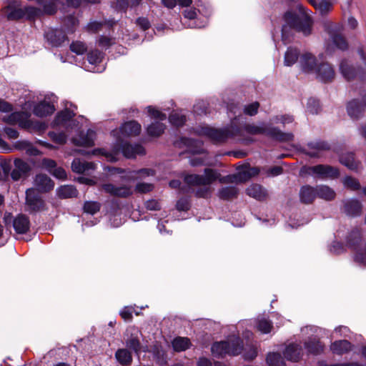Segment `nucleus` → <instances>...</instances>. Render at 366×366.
<instances>
[{
    "label": "nucleus",
    "mask_w": 366,
    "mask_h": 366,
    "mask_svg": "<svg viewBox=\"0 0 366 366\" xmlns=\"http://www.w3.org/2000/svg\"><path fill=\"white\" fill-rule=\"evenodd\" d=\"M259 173L257 167H246L239 171L237 174L227 176L224 178H220V174L214 169H205L204 174H187L184 177V182L191 186H204L196 192V195L199 197H208L211 194L209 185L217 179L220 182H244L250 178L257 176Z\"/></svg>",
    "instance_id": "nucleus-1"
},
{
    "label": "nucleus",
    "mask_w": 366,
    "mask_h": 366,
    "mask_svg": "<svg viewBox=\"0 0 366 366\" xmlns=\"http://www.w3.org/2000/svg\"><path fill=\"white\" fill-rule=\"evenodd\" d=\"M325 29L329 35L325 42L327 54L332 55L336 49L345 51L348 49V43L342 34V28L340 25L328 21L325 24Z\"/></svg>",
    "instance_id": "nucleus-2"
},
{
    "label": "nucleus",
    "mask_w": 366,
    "mask_h": 366,
    "mask_svg": "<svg viewBox=\"0 0 366 366\" xmlns=\"http://www.w3.org/2000/svg\"><path fill=\"white\" fill-rule=\"evenodd\" d=\"M285 20L290 27L295 28L304 35L307 36L312 31V18L310 14L304 8L300 7L299 12L295 14L287 11L285 14Z\"/></svg>",
    "instance_id": "nucleus-3"
},
{
    "label": "nucleus",
    "mask_w": 366,
    "mask_h": 366,
    "mask_svg": "<svg viewBox=\"0 0 366 366\" xmlns=\"http://www.w3.org/2000/svg\"><path fill=\"white\" fill-rule=\"evenodd\" d=\"M119 152H122L127 158H134L137 155L144 154L145 150L142 145L130 144L119 137L115 142L112 152L111 153L106 152L105 156L108 161L116 162L117 160L116 156Z\"/></svg>",
    "instance_id": "nucleus-4"
},
{
    "label": "nucleus",
    "mask_w": 366,
    "mask_h": 366,
    "mask_svg": "<svg viewBox=\"0 0 366 366\" xmlns=\"http://www.w3.org/2000/svg\"><path fill=\"white\" fill-rule=\"evenodd\" d=\"M242 342L237 336H232L224 341L215 342L212 345L211 350L216 357H222L226 355H238L242 351Z\"/></svg>",
    "instance_id": "nucleus-5"
},
{
    "label": "nucleus",
    "mask_w": 366,
    "mask_h": 366,
    "mask_svg": "<svg viewBox=\"0 0 366 366\" xmlns=\"http://www.w3.org/2000/svg\"><path fill=\"white\" fill-rule=\"evenodd\" d=\"M246 132L250 134H266L280 142H290L293 139L292 133H283L275 127H270L265 123L256 124H246L244 127Z\"/></svg>",
    "instance_id": "nucleus-6"
},
{
    "label": "nucleus",
    "mask_w": 366,
    "mask_h": 366,
    "mask_svg": "<svg viewBox=\"0 0 366 366\" xmlns=\"http://www.w3.org/2000/svg\"><path fill=\"white\" fill-rule=\"evenodd\" d=\"M239 132V129L234 126L224 129H214L209 127H204L199 131L201 135L207 137L215 142H224L229 137L236 136Z\"/></svg>",
    "instance_id": "nucleus-7"
},
{
    "label": "nucleus",
    "mask_w": 366,
    "mask_h": 366,
    "mask_svg": "<svg viewBox=\"0 0 366 366\" xmlns=\"http://www.w3.org/2000/svg\"><path fill=\"white\" fill-rule=\"evenodd\" d=\"M339 70L342 76L347 81L353 80L357 77L362 81L366 80V64L356 70L348 60L342 59L340 63Z\"/></svg>",
    "instance_id": "nucleus-8"
},
{
    "label": "nucleus",
    "mask_w": 366,
    "mask_h": 366,
    "mask_svg": "<svg viewBox=\"0 0 366 366\" xmlns=\"http://www.w3.org/2000/svg\"><path fill=\"white\" fill-rule=\"evenodd\" d=\"M140 131L141 125L137 122L129 121L122 124L119 129L113 130L112 134L116 140L119 137L124 139L125 137L138 135Z\"/></svg>",
    "instance_id": "nucleus-9"
},
{
    "label": "nucleus",
    "mask_w": 366,
    "mask_h": 366,
    "mask_svg": "<svg viewBox=\"0 0 366 366\" xmlns=\"http://www.w3.org/2000/svg\"><path fill=\"white\" fill-rule=\"evenodd\" d=\"M140 335L139 330L134 327H128L124 334L126 346L137 355L141 350V343L139 341Z\"/></svg>",
    "instance_id": "nucleus-10"
},
{
    "label": "nucleus",
    "mask_w": 366,
    "mask_h": 366,
    "mask_svg": "<svg viewBox=\"0 0 366 366\" xmlns=\"http://www.w3.org/2000/svg\"><path fill=\"white\" fill-rule=\"evenodd\" d=\"M4 219L6 224L12 222L13 227L18 234H25L30 227L29 218L23 214H19L13 219L10 214H6L4 215Z\"/></svg>",
    "instance_id": "nucleus-11"
},
{
    "label": "nucleus",
    "mask_w": 366,
    "mask_h": 366,
    "mask_svg": "<svg viewBox=\"0 0 366 366\" xmlns=\"http://www.w3.org/2000/svg\"><path fill=\"white\" fill-rule=\"evenodd\" d=\"M308 173L320 179H335L339 176V170L330 165L319 164L308 168Z\"/></svg>",
    "instance_id": "nucleus-12"
},
{
    "label": "nucleus",
    "mask_w": 366,
    "mask_h": 366,
    "mask_svg": "<svg viewBox=\"0 0 366 366\" xmlns=\"http://www.w3.org/2000/svg\"><path fill=\"white\" fill-rule=\"evenodd\" d=\"M102 189L107 194L117 197H127L132 194V187L127 184L115 185L113 184H104Z\"/></svg>",
    "instance_id": "nucleus-13"
},
{
    "label": "nucleus",
    "mask_w": 366,
    "mask_h": 366,
    "mask_svg": "<svg viewBox=\"0 0 366 366\" xmlns=\"http://www.w3.org/2000/svg\"><path fill=\"white\" fill-rule=\"evenodd\" d=\"M365 107L363 98L361 100L352 99L347 104V113L352 120L357 121L363 117Z\"/></svg>",
    "instance_id": "nucleus-14"
},
{
    "label": "nucleus",
    "mask_w": 366,
    "mask_h": 366,
    "mask_svg": "<svg viewBox=\"0 0 366 366\" xmlns=\"http://www.w3.org/2000/svg\"><path fill=\"white\" fill-rule=\"evenodd\" d=\"M14 168L12 169L11 177L13 180L17 181L21 178L27 177L31 169V167L28 162L21 159L14 160Z\"/></svg>",
    "instance_id": "nucleus-15"
},
{
    "label": "nucleus",
    "mask_w": 366,
    "mask_h": 366,
    "mask_svg": "<svg viewBox=\"0 0 366 366\" xmlns=\"http://www.w3.org/2000/svg\"><path fill=\"white\" fill-rule=\"evenodd\" d=\"M342 212L347 216L355 217L362 213V204L357 199L351 198L342 202Z\"/></svg>",
    "instance_id": "nucleus-16"
},
{
    "label": "nucleus",
    "mask_w": 366,
    "mask_h": 366,
    "mask_svg": "<svg viewBox=\"0 0 366 366\" xmlns=\"http://www.w3.org/2000/svg\"><path fill=\"white\" fill-rule=\"evenodd\" d=\"M26 203L31 211H39L44 207L41 197L37 194L34 188L28 189L26 192Z\"/></svg>",
    "instance_id": "nucleus-17"
},
{
    "label": "nucleus",
    "mask_w": 366,
    "mask_h": 366,
    "mask_svg": "<svg viewBox=\"0 0 366 366\" xmlns=\"http://www.w3.org/2000/svg\"><path fill=\"white\" fill-rule=\"evenodd\" d=\"M174 145L178 147H185L189 152L193 154H202L204 152L202 142L199 140L182 138L179 141H177Z\"/></svg>",
    "instance_id": "nucleus-18"
},
{
    "label": "nucleus",
    "mask_w": 366,
    "mask_h": 366,
    "mask_svg": "<svg viewBox=\"0 0 366 366\" xmlns=\"http://www.w3.org/2000/svg\"><path fill=\"white\" fill-rule=\"evenodd\" d=\"M8 20L14 21L24 18V7L21 8L17 1H11L2 9Z\"/></svg>",
    "instance_id": "nucleus-19"
},
{
    "label": "nucleus",
    "mask_w": 366,
    "mask_h": 366,
    "mask_svg": "<svg viewBox=\"0 0 366 366\" xmlns=\"http://www.w3.org/2000/svg\"><path fill=\"white\" fill-rule=\"evenodd\" d=\"M45 39L51 46H60L66 39L65 34L61 29H48L44 34Z\"/></svg>",
    "instance_id": "nucleus-20"
},
{
    "label": "nucleus",
    "mask_w": 366,
    "mask_h": 366,
    "mask_svg": "<svg viewBox=\"0 0 366 366\" xmlns=\"http://www.w3.org/2000/svg\"><path fill=\"white\" fill-rule=\"evenodd\" d=\"M314 72L317 74V77L323 82L330 81L335 77L334 69L327 63L317 66Z\"/></svg>",
    "instance_id": "nucleus-21"
},
{
    "label": "nucleus",
    "mask_w": 366,
    "mask_h": 366,
    "mask_svg": "<svg viewBox=\"0 0 366 366\" xmlns=\"http://www.w3.org/2000/svg\"><path fill=\"white\" fill-rule=\"evenodd\" d=\"M299 64L302 71L307 73H313L317 67L316 59L310 53L302 54Z\"/></svg>",
    "instance_id": "nucleus-22"
},
{
    "label": "nucleus",
    "mask_w": 366,
    "mask_h": 366,
    "mask_svg": "<svg viewBox=\"0 0 366 366\" xmlns=\"http://www.w3.org/2000/svg\"><path fill=\"white\" fill-rule=\"evenodd\" d=\"M34 185L38 191L41 192H46L51 190L54 184L53 181L45 174H37L34 179Z\"/></svg>",
    "instance_id": "nucleus-23"
},
{
    "label": "nucleus",
    "mask_w": 366,
    "mask_h": 366,
    "mask_svg": "<svg viewBox=\"0 0 366 366\" xmlns=\"http://www.w3.org/2000/svg\"><path fill=\"white\" fill-rule=\"evenodd\" d=\"M71 169L76 173L89 174L95 169V164L80 159H75L71 163Z\"/></svg>",
    "instance_id": "nucleus-24"
},
{
    "label": "nucleus",
    "mask_w": 366,
    "mask_h": 366,
    "mask_svg": "<svg viewBox=\"0 0 366 366\" xmlns=\"http://www.w3.org/2000/svg\"><path fill=\"white\" fill-rule=\"evenodd\" d=\"M96 134L92 129H88L86 134L81 133L78 137L73 138L74 144L79 146L91 147L94 144Z\"/></svg>",
    "instance_id": "nucleus-25"
},
{
    "label": "nucleus",
    "mask_w": 366,
    "mask_h": 366,
    "mask_svg": "<svg viewBox=\"0 0 366 366\" xmlns=\"http://www.w3.org/2000/svg\"><path fill=\"white\" fill-rule=\"evenodd\" d=\"M54 110V104L50 102L44 100L34 106L33 112L36 116L43 117L53 114Z\"/></svg>",
    "instance_id": "nucleus-26"
},
{
    "label": "nucleus",
    "mask_w": 366,
    "mask_h": 366,
    "mask_svg": "<svg viewBox=\"0 0 366 366\" xmlns=\"http://www.w3.org/2000/svg\"><path fill=\"white\" fill-rule=\"evenodd\" d=\"M246 194L258 201H263L267 197V190L261 185L252 184L246 189Z\"/></svg>",
    "instance_id": "nucleus-27"
},
{
    "label": "nucleus",
    "mask_w": 366,
    "mask_h": 366,
    "mask_svg": "<svg viewBox=\"0 0 366 366\" xmlns=\"http://www.w3.org/2000/svg\"><path fill=\"white\" fill-rule=\"evenodd\" d=\"M330 149V146L325 142H314L308 143L307 154L312 157H319L320 152Z\"/></svg>",
    "instance_id": "nucleus-28"
},
{
    "label": "nucleus",
    "mask_w": 366,
    "mask_h": 366,
    "mask_svg": "<svg viewBox=\"0 0 366 366\" xmlns=\"http://www.w3.org/2000/svg\"><path fill=\"white\" fill-rule=\"evenodd\" d=\"M302 354V347L297 344L288 345L284 352L285 358L292 362H297L300 359Z\"/></svg>",
    "instance_id": "nucleus-29"
},
{
    "label": "nucleus",
    "mask_w": 366,
    "mask_h": 366,
    "mask_svg": "<svg viewBox=\"0 0 366 366\" xmlns=\"http://www.w3.org/2000/svg\"><path fill=\"white\" fill-rule=\"evenodd\" d=\"M36 2L41 6L44 15H53L57 11L59 0H36Z\"/></svg>",
    "instance_id": "nucleus-30"
},
{
    "label": "nucleus",
    "mask_w": 366,
    "mask_h": 366,
    "mask_svg": "<svg viewBox=\"0 0 366 366\" xmlns=\"http://www.w3.org/2000/svg\"><path fill=\"white\" fill-rule=\"evenodd\" d=\"M300 197L301 202L305 204L312 203L317 197L315 187L309 185L303 186L300 191Z\"/></svg>",
    "instance_id": "nucleus-31"
},
{
    "label": "nucleus",
    "mask_w": 366,
    "mask_h": 366,
    "mask_svg": "<svg viewBox=\"0 0 366 366\" xmlns=\"http://www.w3.org/2000/svg\"><path fill=\"white\" fill-rule=\"evenodd\" d=\"M317 197L325 201H332L336 197L335 190L327 185L320 184L315 187Z\"/></svg>",
    "instance_id": "nucleus-32"
},
{
    "label": "nucleus",
    "mask_w": 366,
    "mask_h": 366,
    "mask_svg": "<svg viewBox=\"0 0 366 366\" xmlns=\"http://www.w3.org/2000/svg\"><path fill=\"white\" fill-rule=\"evenodd\" d=\"M340 162L350 170L355 171L358 169L360 162L355 159L354 154L346 152L340 156Z\"/></svg>",
    "instance_id": "nucleus-33"
},
{
    "label": "nucleus",
    "mask_w": 366,
    "mask_h": 366,
    "mask_svg": "<svg viewBox=\"0 0 366 366\" xmlns=\"http://www.w3.org/2000/svg\"><path fill=\"white\" fill-rule=\"evenodd\" d=\"M352 349V345L347 340L335 341L330 345V350L332 353L341 355L349 352Z\"/></svg>",
    "instance_id": "nucleus-34"
},
{
    "label": "nucleus",
    "mask_w": 366,
    "mask_h": 366,
    "mask_svg": "<svg viewBox=\"0 0 366 366\" xmlns=\"http://www.w3.org/2000/svg\"><path fill=\"white\" fill-rule=\"evenodd\" d=\"M115 358L117 361L123 366L129 365L132 362L131 352L125 348L117 350L115 352Z\"/></svg>",
    "instance_id": "nucleus-35"
},
{
    "label": "nucleus",
    "mask_w": 366,
    "mask_h": 366,
    "mask_svg": "<svg viewBox=\"0 0 366 366\" xmlns=\"http://www.w3.org/2000/svg\"><path fill=\"white\" fill-rule=\"evenodd\" d=\"M257 330L262 334L269 333L272 328V323L264 317H259L255 320Z\"/></svg>",
    "instance_id": "nucleus-36"
},
{
    "label": "nucleus",
    "mask_w": 366,
    "mask_h": 366,
    "mask_svg": "<svg viewBox=\"0 0 366 366\" xmlns=\"http://www.w3.org/2000/svg\"><path fill=\"white\" fill-rule=\"evenodd\" d=\"M75 115L74 110L66 109L56 115L54 124L56 125H65L67 122Z\"/></svg>",
    "instance_id": "nucleus-37"
},
{
    "label": "nucleus",
    "mask_w": 366,
    "mask_h": 366,
    "mask_svg": "<svg viewBox=\"0 0 366 366\" xmlns=\"http://www.w3.org/2000/svg\"><path fill=\"white\" fill-rule=\"evenodd\" d=\"M300 56L299 51L294 47L287 49L285 54L284 64L287 66H290L297 62Z\"/></svg>",
    "instance_id": "nucleus-38"
},
{
    "label": "nucleus",
    "mask_w": 366,
    "mask_h": 366,
    "mask_svg": "<svg viewBox=\"0 0 366 366\" xmlns=\"http://www.w3.org/2000/svg\"><path fill=\"white\" fill-rule=\"evenodd\" d=\"M57 194L61 198H71L76 197L78 192L72 185H64L58 188Z\"/></svg>",
    "instance_id": "nucleus-39"
},
{
    "label": "nucleus",
    "mask_w": 366,
    "mask_h": 366,
    "mask_svg": "<svg viewBox=\"0 0 366 366\" xmlns=\"http://www.w3.org/2000/svg\"><path fill=\"white\" fill-rule=\"evenodd\" d=\"M166 127L159 122L152 123L147 129V134L152 137L160 136L165 129Z\"/></svg>",
    "instance_id": "nucleus-40"
},
{
    "label": "nucleus",
    "mask_w": 366,
    "mask_h": 366,
    "mask_svg": "<svg viewBox=\"0 0 366 366\" xmlns=\"http://www.w3.org/2000/svg\"><path fill=\"white\" fill-rule=\"evenodd\" d=\"M305 347L308 352L313 355H318L323 351L324 346L319 340H312L305 343Z\"/></svg>",
    "instance_id": "nucleus-41"
},
{
    "label": "nucleus",
    "mask_w": 366,
    "mask_h": 366,
    "mask_svg": "<svg viewBox=\"0 0 366 366\" xmlns=\"http://www.w3.org/2000/svg\"><path fill=\"white\" fill-rule=\"evenodd\" d=\"M190 346V341L187 337H177L172 341V347L177 352L184 351Z\"/></svg>",
    "instance_id": "nucleus-42"
},
{
    "label": "nucleus",
    "mask_w": 366,
    "mask_h": 366,
    "mask_svg": "<svg viewBox=\"0 0 366 366\" xmlns=\"http://www.w3.org/2000/svg\"><path fill=\"white\" fill-rule=\"evenodd\" d=\"M238 189L235 187H225L219 189L218 197L220 199H229L237 196Z\"/></svg>",
    "instance_id": "nucleus-43"
},
{
    "label": "nucleus",
    "mask_w": 366,
    "mask_h": 366,
    "mask_svg": "<svg viewBox=\"0 0 366 366\" xmlns=\"http://www.w3.org/2000/svg\"><path fill=\"white\" fill-rule=\"evenodd\" d=\"M267 362L269 366H285V361L279 353L272 352L267 355Z\"/></svg>",
    "instance_id": "nucleus-44"
},
{
    "label": "nucleus",
    "mask_w": 366,
    "mask_h": 366,
    "mask_svg": "<svg viewBox=\"0 0 366 366\" xmlns=\"http://www.w3.org/2000/svg\"><path fill=\"white\" fill-rule=\"evenodd\" d=\"M169 122L172 124L180 127L182 126L186 122V117L181 112L174 111L169 117Z\"/></svg>",
    "instance_id": "nucleus-45"
},
{
    "label": "nucleus",
    "mask_w": 366,
    "mask_h": 366,
    "mask_svg": "<svg viewBox=\"0 0 366 366\" xmlns=\"http://www.w3.org/2000/svg\"><path fill=\"white\" fill-rule=\"evenodd\" d=\"M44 15L41 8L34 6L24 7V17L29 19H34L35 18L40 17Z\"/></svg>",
    "instance_id": "nucleus-46"
},
{
    "label": "nucleus",
    "mask_w": 366,
    "mask_h": 366,
    "mask_svg": "<svg viewBox=\"0 0 366 366\" xmlns=\"http://www.w3.org/2000/svg\"><path fill=\"white\" fill-rule=\"evenodd\" d=\"M342 183L345 187L352 191H357L360 189L359 181L352 177L347 176L342 179Z\"/></svg>",
    "instance_id": "nucleus-47"
},
{
    "label": "nucleus",
    "mask_w": 366,
    "mask_h": 366,
    "mask_svg": "<svg viewBox=\"0 0 366 366\" xmlns=\"http://www.w3.org/2000/svg\"><path fill=\"white\" fill-rule=\"evenodd\" d=\"M102 54L98 50L91 51L87 55L88 61L92 66L97 65L102 61Z\"/></svg>",
    "instance_id": "nucleus-48"
},
{
    "label": "nucleus",
    "mask_w": 366,
    "mask_h": 366,
    "mask_svg": "<svg viewBox=\"0 0 366 366\" xmlns=\"http://www.w3.org/2000/svg\"><path fill=\"white\" fill-rule=\"evenodd\" d=\"M100 209V204L97 202H86L84 205V210L85 212L91 214H94Z\"/></svg>",
    "instance_id": "nucleus-49"
},
{
    "label": "nucleus",
    "mask_w": 366,
    "mask_h": 366,
    "mask_svg": "<svg viewBox=\"0 0 366 366\" xmlns=\"http://www.w3.org/2000/svg\"><path fill=\"white\" fill-rule=\"evenodd\" d=\"M320 110V106L318 100L312 98L308 99L307 104V111L309 113L312 114H316L319 112Z\"/></svg>",
    "instance_id": "nucleus-50"
},
{
    "label": "nucleus",
    "mask_w": 366,
    "mask_h": 366,
    "mask_svg": "<svg viewBox=\"0 0 366 366\" xmlns=\"http://www.w3.org/2000/svg\"><path fill=\"white\" fill-rule=\"evenodd\" d=\"M312 2L321 12L327 11L332 6L330 0H312Z\"/></svg>",
    "instance_id": "nucleus-51"
},
{
    "label": "nucleus",
    "mask_w": 366,
    "mask_h": 366,
    "mask_svg": "<svg viewBox=\"0 0 366 366\" xmlns=\"http://www.w3.org/2000/svg\"><path fill=\"white\" fill-rule=\"evenodd\" d=\"M70 49L72 52L81 55L83 54L87 49L86 45L81 41L73 42L70 45Z\"/></svg>",
    "instance_id": "nucleus-52"
},
{
    "label": "nucleus",
    "mask_w": 366,
    "mask_h": 366,
    "mask_svg": "<svg viewBox=\"0 0 366 366\" xmlns=\"http://www.w3.org/2000/svg\"><path fill=\"white\" fill-rule=\"evenodd\" d=\"M154 173L152 170L148 169H143L138 172H130L128 176V178L135 179L139 177H145V176H149L153 175Z\"/></svg>",
    "instance_id": "nucleus-53"
},
{
    "label": "nucleus",
    "mask_w": 366,
    "mask_h": 366,
    "mask_svg": "<svg viewBox=\"0 0 366 366\" xmlns=\"http://www.w3.org/2000/svg\"><path fill=\"white\" fill-rule=\"evenodd\" d=\"M49 136L54 142L62 144L66 141V136L63 132L56 133L54 132H49Z\"/></svg>",
    "instance_id": "nucleus-54"
},
{
    "label": "nucleus",
    "mask_w": 366,
    "mask_h": 366,
    "mask_svg": "<svg viewBox=\"0 0 366 366\" xmlns=\"http://www.w3.org/2000/svg\"><path fill=\"white\" fill-rule=\"evenodd\" d=\"M360 240H361L360 232L357 229L354 230L351 232V234L348 237V244L350 247H355L356 244H359Z\"/></svg>",
    "instance_id": "nucleus-55"
},
{
    "label": "nucleus",
    "mask_w": 366,
    "mask_h": 366,
    "mask_svg": "<svg viewBox=\"0 0 366 366\" xmlns=\"http://www.w3.org/2000/svg\"><path fill=\"white\" fill-rule=\"evenodd\" d=\"M147 111L149 114V115L159 120H164L167 118V115L165 114H163L160 111L156 109L155 108H153L152 107H147Z\"/></svg>",
    "instance_id": "nucleus-56"
},
{
    "label": "nucleus",
    "mask_w": 366,
    "mask_h": 366,
    "mask_svg": "<svg viewBox=\"0 0 366 366\" xmlns=\"http://www.w3.org/2000/svg\"><path fill=\"white\" fill-rule=\"evenodd\" d=\"M56 164L55 161L50 159H43L41 161V167L47 170L50 174L55 169Z\"/></svg>",
    "instance_id": "nucleus-57"
},
{
    "label": "nucleus",
    "mask_w": 366,
    "mask_h": 366,
    "mask_svg": "<svg viewBox=\"0 0 366 366\" xmlns=\"http://www.w3.org/2000/svg\"><path fill=\"white\" fill-rule=\"evenodd\" d=\"M258 108H259V103L253 102L250 104L245 106V107L244 109V112L246 114H248L249 116H253L257 113Z\"/></svg>",
    "instance_id": "nucleus-58"
},
{
    "label": "nucleus",
    "mask_w": 366,
    "mask_h": 366,
    "mask_svg": "<svg viewBox=\"0 0 366 366\" xmlns=\"http://www.w3.org/2000/svg\"><path fill=\"white\" fill-rule=\"evenodd\" d=\"M135 312L132 307H124L120 312V315L125 321H129L132 318V312Z\"/></svg>",
    "instance_id": "nucleus-59"
},
{
    "label": "nucleus",
    "mask_w": 366,
    "mask_h": 366,
    "mask_svg": "<svg viewBox=\"0 0 366 366\" xmlns=\"http://www.w3.org/2000/svg\"><path fill=\"white\" fill-rule=\"evenodd\" d=\"M22 117L21 112H14L8 117H4V121L9 124L17 123Z\"/></svg>",
    "instance_id": "nucleus-60"
},
{
    "label": "nucleus",
    "mask_w": 366,
    "mask_h": 366,
    "mask_svg": "<svg viewBox=\"0 0 366 366\" xmlns=\"http://www.w3.org/2000/svg\"><path fill=\"white\" fill-rule=\"evenodd\" d=\"M177 209L179 211H187L189 209V202L187 199L186 198H182V199H180L177 202Z\"/></svg>",
    "instance_id": "nucleus-61"
},
{
    "label": "nucleus",
    "mask_w": 366,
    "mask_h": 366,
    "mask_svg": "<svg viewBox=\"0 0 366 366\" xmlns=\"http://www.w3.org/2000/svg\"><path fill=\"white\" fill-rule=\"evenodd\" d=\"M153 186L148 183H139L136 186V189L139 192L145 193L152 190Z\"/></svg>",
    "instance_id": "nucleus-62"
},
{
    "label": "nucleus",
    "mask_w": 366,
    "mask_h": 366,
    "mask_svg": "<svg viewBox=\"0 0 366 366\" xmlns=\"http://www.w3.org/2000/svg\"><path fill=\"white\" fill-rule=\"evenodd\" d=\"M51 174L54 177H56L57 179H64L66 177V172L64 171V169H62L61 167H57L56 166Z\"/></svg>",
    "instance_id": "nucleus-63"
},
{
    "label": "nucleus",
    "mask_w": 366,
    "mask_h": 366,
    "mask_svg": "<svg viewBox=\"0 0 366 366\" xmlns=\"http://www.w3.org/2000/svg\"><path fill=\"white\" fill-rule=\"evenodd\" d=\"M137 24L143 30L148 29L150 27V23L147 18L139 17L136 21Z\"/></svg>",
    "instance_id": "nucleus-64"
}]
</instances>
